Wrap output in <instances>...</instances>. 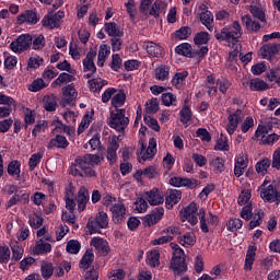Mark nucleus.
<instances>
[{"mask_svg": "<svg viewBox=\"0 0 280 280\" xmlns=\"http://www.w3.org/2000/svg\"><path fill=\"white\" fill-rule=\"evenodd\" d=\"M30 226H32V229H40L43 226V218L38 214H33L30 218Z\"/></svg>", "mask_w": 280, "mask_h": 280, "instance_id": "69168bd1", "label": "nucleus"}, {"mask_svg": "<svg viewBox=\"0 0 280 280\" xmlns=\"http://www.w3.org/2000/svg\"><path fill=\"white\" fill-rule=\"evenodd\" d=\"M139 143H140V152L138 154L139 163H145V161H149V159H153V156L156 154V139L150 138L148 149H145V144L143 143V141H140Z\"/></svg>", "mask_w": 280, "mask_h": 280, "instance_id": "6e6552de", "label": "nucleus"}, {"mask_svg": "<svg viewBox=\"0 0 280 280\" xmlns=\"http://www.w3.org/2000/svg\"><path fill=\"white\" fill-rule=\"evenodd\" d=\"M101 160L98 155L85 154L83 156H78L74 163L70 167V173L72 176H86L88 178H93L95 176V171L93 167L100 165Z\"/></svg>", "mask_w": 280, "mask_h": 280, "instance_id": "f257e3e1", "label": "nucleus"}, {"mask_svg": "<svg viewBox=\"0 0 280 280\" xmlns=\"http://www.w3.org/2000/svg\"><path fill=\"white\" fill-rule=\"evenodd\" d=\"M175 36L180 40H185V38H189L191 36V28L189 26H182L176 31Z\"/></svg>", "mask_w": 280, "mask_h": 280, "instance_id": "6e6d98bb", "label": "nucleus"}, {"mask_svg": "<svg viewBox=\"0 0 280 280\" xmlns=\"http://www.w3.org/2000/svg\"><path fill=\"white\" fill-rule=\"evenodd\" d=\"M183 198V192L177 189H170L165 194V202L167 209H173L174 205H178L180 202V199Z\"/></svg>", "mask_w": 280, "mask_h": 280, "instance_id": "2eb2a0df", "label": "nucleus"}, {"mask_svg": "<svg viewBox=\"0 0 280 280\" xmlns=\"http://www.w3.org/2000/svg\"><path fill=\"white\" fill-rule=\"evenodd\" d=\"M159 259H161V254L159 250H152L147 257V261L151 268H156V266H160L161 262Z\"/></svg>", "mask_w": 280, "mask_h": 280, "instance_id": "58836bf2", "label": "nucleus"}, {"mask_svg": "<svg viewBox=\"0 0 280 280\" xmlns=\"http://www.w3.org/2000/svg\"><path fill=\"white\" fill-rule=\"evenodd\" d=\"M35 255H45L47 253H51V244L43 242L39 240L34 247Z\"/></svg>", "mask_w": 280, "mask_h": 280, "instance_id": "72a5a7b5", "label": "nucleus"}, {"mask_svg": "<svg viewBox=\"0 0 280 280\" xmlns=\"http://www.w3.org/2000/svg\"><path fill=\"white\" fill-rule=\"evenodd\" d=\"M260 197L266 202H276L277 205L280 202V195L275 186L269 185L266 187V182L260 186Z\"/></svg>", "mask_w": 280, "mask_h": 280, "instance_id": "9b49d317", "label": "nucleus"}, {"mask_svg": "<svg viewBox=\"0 0 280 280\" xmlns=\"http://www.w3.org/2000/svg\"><path fill=\"white\" fill-rule=\"evenodd\" d=\"M170 185H173V187H189V189H194L198 187V180L183 177H172L170 179Z\"/></svg>", "mask_w": 280, "mask_h": 280, "instance_id": "f3484780", "label": "nucleus"}, {"mask_svg": "<svg viewBox=\"0 0 280 280\" xmlns=\"http://www.w3.org/2000/svg\"><path fill=\"white\" fill-rule=\"evenodd\" d=\"M47 83H45V80L43 79H36L32 82V84L28 85V91L32 93H38V91H43V89H46Z\"/></svg>", "mask_w": 280, "mask_h": 280, "instance_id": "79ce46f5", "label": "nucleus"}, {"mask_svg": "<svg viewBox=\"0 0 280 280\" xmlns=\"http://www.w3.org/2000/svg\"><path fill=\"white\" fill-rule=\"evenodd\" d=\"M95 260V255H93L92 249H88L85 254L83 255L79 267L82 268V270H89L91 268V264Z\"/></svg>", "mask_w": 280, "mask_h": 280, "instance_id": "bb28decb", "label": "nucleus"}, {"mask_svg": "<svg viewBox=\"0 0 280 280\" xmlns=\"http://www.w3.org/2000/svg\"><path fill=\"white\" fill-rule=\"evenodd\" d=\"M69 145V142L67 141V138L63 136H57L55 139L50 140L48 148H61L65 149Z\"/></svg>", "mask_w": 280, "mask_h": 280, "instance_id": "e433bc0d", "label": "nucleus"}, {"mask_svg": "<svg viewBox=\"0 0 280 280\" xmlns=\"http://www.w3.org/2000/svg\"><path fill=\"white\" fill-rule=\"evenodd\" d=\"M33 49L40 50L45 47V36L44 35H35L32 39Z\"/></svg>", "mask_w": 280, "mask_h": 280, "instance_id": "3c124183", "label": "nucleus"}, {"mask_svg": "<svg viewBox=\"0 0 280 280\" xmlns=\"http://www.w3.org/2000/svg\"><path fill=\"white\" fill-rule=\"evenodd\" d=\"M210 165L217 174L224 172V160L220 156L212 159Z\"/></svg>", "mask_w": 280, "mask_h": 280, "instance_id": "37998d69", "label": "nucleus"}, {"mask_svg": "<svg viewBox=\"0 0 280 280\" xmlns=\"http://www.w3.org/2000/svg\"><path fill=\"white\" fill-rule=\"evenodd\" d=\"M215 38L220 43L226 40V43H231V40H240L242 38V25L240 22L235 21L230 26H225L221 30V32L215 33Z\"/></svg>", "mask_w": 280, "mask_h": 280, "instance_id": "20e7f679", "label": "nucleus"}, {"mask_svg": "<svg viewBox=\"0 0 280 280\" xmlns=\"http://www.w3.org/2000/svg\"><path fill=\"white\" fill-rule=\"evenodd\" d=\"M61 91H62L61 105L75 106V100L78 98V91H75V85L73 83L68 84L67 86H63Z\"/></svg>", "mask_w": 280, "mask_h": 280, "instance_id": "9d476101", "label": "nucleus"}, {"mask_svg": "<svg viewBox=\"0 0 280 280\" xmlns=\"http://www.w3.org/2000/svg\"><path fill=\"white\" fill-rule=\"evenodd\" d=\"M117 150H119V142H117V138H112L110 142L107 145V154L106 159L109 163H117Z\"/></svg>", "mask_w": 280, "mask_h": 280, "instance_id": "412c9836", "label": "nucleus"}, {"mask_svg": "<svg viewBox=\"0 0 280 280\" xmlns=\"http://www.w3.org/2000/svg\"><path fill=\"white\" fill-rule=\"evenodd\" d=\"M78 209L81 213V211H84L86 209V203L89 200H91V196L89 195V189L86 187H81L78 191V195L75 197Z\"/></svg>", "mask_w": 280, "mask_h": 280, "instance_id": "6ab92c4d", "label": "nucleus"}, {"mask_svg": "<svg viewBox=\"0 0 280 280\" xmlns=\"http://www.w3.org/2000/svg\"><path fill=\"white\" fill-rule=\"evenodd\" d=\"M262 221H264V211L258 210L254 214L253 220L249 222V229L253 230V229L259 226V224H261Z\"/></svg>", "mask_w": 280, "mask_h": 280, "instance_id": "8fccbe9b", "label": "nucleus"}, {"mask_svg": "<svg viewBox=\"0 0 280 280\" xmlns=\"http://www.w3.org/2000/svg\"><path fill=\"white\" fill-rule=\"evenodd\" d=\"M279 49L280 44H266L259 49V54L262 58H267L268 60H270L272 56H277V54H279Z\"/></svg>", "mask_w": 280, "mask_h": 280, "instance_id": "aec40b11", "label": "nucleus"}, {"mask_svg": "<svg viewBox=\"0 0 280 280\" xmlns=\"http://www.w3.org/2000/svg\"><path fill=\"white\" fill-rule=\"evenodd\" d=\"M126 278V271L124 269H114L109 273L112 280H124Z\"/></svg>", "mask_w": 280, "mask_h": 280, "instance_id": "338daca9", "label": "nucleus"}, {"mask_svg": "<svg viewBox=\"0 0 280 280\" xmlns=\"http://www.w3.org/2000/svg\"><path fill=\"white\" fill-rule=\"evenodd\" d=\"M62 19H65V12L58 11L57 13L49 12L42 21L44 27H48V30H56L60 27L62 23Z\"/></svg>", "mask_w": 280, "mask_h": 280, "instance_id": "1a4fd4ad", "label": "nucleus"}, {"mask_svg": "<svg viewBox=\"0 0 280 280\" xmlns=\"http://www.w3.org/2000/svg\"><path fill=\"white\" fill-rule=\"evenodd\" d=\"M95 56H97V54L93 50H90L86 54V57L83 60L84 71H91V73H95L97 71V68L95 67V62L93 61L95 60Z\"/></svg>", "mask_w": 280, "mask_h": 280, "instance_id": "b1692460", "label": "nucleus"}, {"mask_svg": "<svg viewBox=\"0 0 280 280\" xmlns=\"http://www.w3.org/2000/svg\"><path fill=\"white\" fill-rule=\"evenodd\" d=\"M10 261V247L0 246V264H8Z\"/></svg>", "mask_w": 280, "mask_h": 280, "instance_id": "bf43d9fd", "label": "nucleus"}, {"mask_svg": "<svg viewBox=\"0 0 280 280\" xmlns=\"http://www.w3.org/2000/svg\"><path fill=\"white\" fill-rule=\"evenodd\" d=\"M57 106H58V98L56 97V95L50 94V95L44 96L45 110H47L48 113H54Z\"/></svg>", "mask_w": 280, "mask_h": 280, "instance_id": "c756f323", "label": "nucleus"}, {"mask_svg": "<svg viewBox=\"0 0 280 280\" xmlns=\"http://www.w3.org/2000/svg\"><path fill=\"white\" fill-rule=\"evenodd\" d=\"M110 211L113 213V221L116 224H119V222H121V220H124L126 215V206L124 205V202L118 201L110 207Z\"/></svg>", "mask_w": 280, "mask_h": 280, "instance_id": "a211bd4d", "label": "nucleus"}, {"mask_svg": "<svg viewBox=\"0 0 280 280\" xmlns=\"http://www.w3.org/2000/svg\"><path fill=\"white\" fill-rule=\"evenodd\" d=\"M270 163L271 162L269 159H264V160L257 162L256 172L258 174H262V176L266 175V173L268 172V167H270Z\"/></svg>", "mask_w": 280, "mask_h": 280, "instance_id": "49530a36", "label": "nucleus"}, {"mask_svg": "<svg viewBox=\"0 0 280 280\" xmlns=\"http://www.w3.org/2000/svg\"><path fill=\"white\" fill-rule=\"evenodd\" d=\"M40 159H43L42 152H37L30 158L28 165H30L31 172H33V170H36V165L40 163Z\"/></svg>", "mask_w": 280, "mask_h": 280, "instance_id": "13d9d810", "label": "nucleus"}, {"mask_svg": "<svg viewBox=\"0 0 280 280\" xmlns=\"http://www.w3.org/2000/svg\"><path fill=\"white\" fill-rule=\"evenodd\" d=\"M249 89L252 91H266V90L270 89V85H268V83H266L261 79H253L249 82Z\"/></svg>", "mask_w": 280, "mask_h": 280, "instance_id": "c9c22d12", "label": "nucleus"}, {"mask_svg": "<svg viewBox=\"0 0 280 280\" xmlns=\"http://www.w3.org/2000/svg\"><path fill=\"white\" fill-rule=\"evenodd\" d=\"M107 226L108 214H106L104 211L98 212L95 218H90L86 223V229L90 235H93V233H97L100 229H106Z\"/></svg>", "mask_w": 280, "mask_h": 280, "instance_id": "423d86ee", "label": "nucleus"}, {"mask_svg": "<svg viewBox=\"0 0 280 280\" xmlns=\"http://www.w3.org/2000/svg\"><path fill=\"white\" fill-rule=\"evenodd\" d=\"M270 130H272V125L270 124H268L267 126L259 125L255 132L256 139H259V137H261V139H266V135H268Z\"/></svg>", "mask_w": 280, "mask_h": 280, "instance_id": "864d4df0", "label": "nucleus"}, {"mask_svg": "<svg viewBox=\"0 0 280 280\" xmlns=\"http://www.w3.org/2000/svg\"><path fill=\"white\" fill-rule=\"evenodd\" d=\"M182 222H189L191 226H196L198 224V217L200 220V229L202 233H209V225L207 224V215L205 213V209H200L198 211V206L196 202H191L189 206L184 208L180 212Z\"/></svg>", "mask_w": 280, "mask_h": 280, "instance_id": "f03ea898", "label": "nucleus"}, {"mask_svg": "<svg viewBox=\"0 0 280 280\" xmlns=\"http://www.w3.org/2000/svg\"><path fill=\"white\" fill-rule=\"evenodd\" d=\"M250 14H253L254 19H258V21H266V13L262 8L259 7H250Z\"/></svg>", "mask_w": 280, "mask_h": 280, "instance_id": "4d7b16f0", "label": "nucleus"}, {"mask_svg": "<svg viewBox=\"0 0 280 280\" xmlns=\"http://www.w3.org/2000/svg\"><path fill=\"white\" fill-rule=\"evenodd\" d=\"M243 113L241 109H237L234 114H231L228 117V125H226V131L230 135H233L235 132V130H237V126L240 125V122H242V116Z\"/></svg>", "mask_w": 280, "mask_h": 280, "instance_id": "4468645a", "label": "nucleus"}, {"mask_svg": "<svg viewBox=\"0 0 280 280\" xmlns=\"http://www.w3.org/2000/svg\"><path fill=\"white\" fill-rule=\"evenodd\" d=\"M156 80H167L170 78V68L167 66H160L155 69Z\"/></svg>", "mask_w": 280, "mask_h": 280, "instance_id": "c03bdc74", "label": "nucleus"}, {"mask_svg": "<svg viewBox=\"0 0 280 280\" xmlns=\"http://www.w3.org/2000/svg\"><path fill=\"white\" fill-rule=\"evenodd\" d=\"M195 45H207L209 43V33L200 32L197 33L194 37Z\"/></svg>", "mask_w": 280, "mask_h": 280, "instance_id": "603ef678", "label": "nucleus"}, {"mask_svg": "<svg viewBox=\"0 0 280 280\" xmlns=\"http://www.w3.org/2000/svg\"><path fill=\"white\" fill-rule=\"evenodd\" d=\"M75 77L73 74H69L67 72H62L59 77L51 83L52 89H58V86H62V84H69V82H73Z\"/></svg>", "mask_w": 280, "mask_h": 280, "instance_id": "a878e982", "label": "nucleus"}, {"mask_svg": "<svg viewBox=\"0 0 280 280\" xmlns=\"http://www.w3.org/2000/svg\"><path fill=\"white\" fill-rule=\"evenodd\" d=\"M91 246H94L101 255L105 257L108 253H110V247L108 246V242L104 241L103 238L100 237H94L91 241Z\"/></svg>", "mask_w": 280, "mask_h": 280, "instance_id": "4be33fe9", "label": "nucleus"}, {"mask_svg": "<svg viewBox=\"0 0 280 280\" xmlns=\"http://www.w3.org/2000/svg\"><path fill=\"white\" fill-rule=\"evenodd\" d=\"M176 54L179 56H186V58H194V51H191V45L184 43L175 48Z\"/></svg>", "mask_w": 280, "mask_h": 280, "instance_id": "f704fd0d", "label": "nucleus"}, {"mask_svg": "<svg viewBox=\"0 0 280 280\" xmlns=\"http://www.w3.org/2000/svg\"><path fill=\"white\" fill-rule=\"evenodd\" d=\"M256 250H257V247L249 246L246 254V258H245L244 270H253V264H255Z\"/></svg>", "mask_w": 280, "mask_h": 280, "instance_id": "473e14b6", "label": "nucleus"}, {"mask_svg": "<svg viewBox=\"0 0 280 280\" xmlns=\"http://www.w3.org/2000/svg\"><path fill=\"white\" fill-rule=\"evenodd\" d=\"M39 20L40 18H38V14L32 10H26L18 16L19 25H23V23H28V25H36Z\"/></svg>", "mask_w": 280, "mask_h": 280, "instance_id": "dca6fc26", "label": "nucleus"}, {"mask_svg": "<svg viewBox=\"0 0 280 280\" xmlns=\"http://www.w3.org/2000/svg\"><path fill=\"white\" fill-rule=\"evenodd\" d=\"M180 121L182 124L191 121V109H189V106H187V101H185V105L180 110Z\"/></svg>", "mask_w": 280, "mask_h": 280, "instance_id": "09e8293b", "label": "nucleus"}, {"mask_svg": "<svg viewBox=\"0 0 280 280\" xmlns=\"http://www.w3.org/2000/svg\"><path fill=\"white\" fill-rule=\"evenodd\" d=\"M178 242L182 246H194L196 244V236L194 233H186L178 237Z\"/></svg>", "mask_w": 280, "mask_h": 280, "instance_id": "ea45409f", "label": "nucleus"}, {"mask_svg": "<svg viewBox=\"0 0 280 280\" xmlns=\"http://www.w3.org/2000/svg\"><path fill=\"white\" fill-rule=\"evenodd\" d=\"M165 209L163 207L155 208L150 214L143 218L144 226H154L163 218Z\"/></svg>", "mask_w": 280, "mask_h": 280, "instance_id": "f8f14e48", "label": "nucleus"}, {"mask_svg": "<svg viewBox=\"0 0 280 280\" xmlns=\"http://www.w3.org/2000/svg\"><path fill=\"white\" fill-rule=\"evenodd\" d=\"M144 198L149 205L156 207V205H163L164 198L163 192L159 188H153L150 191L144 192Z\"/></svg>", "mask_w": 280, "mask_h": 280, "instance_id": "ddd939ff", "label": "nucleus"}, {"mask_svg": "<svg viewBox=\"0 0 280 280\" xmlns=\"http://www.w3.org/2000/svg\"><path fill=\"white\" fill-rule=\"evenodd\" d=\"M10 246L12 250V260L21 261V259H23V253H24L23 247H21V245L16 241H11Z\"/></svg>", "mask_w": 280, "mask_h": 280, "instance_id": "7c9ffc66", "label": "nucleus"}, {"mask_svg": "<svg viewBox=\"0 0 280 280\" xmlns=\"http://www.w3.org/2000/svg\"><path fill=\"white\" fill-rule=\"evenodd\" d=\"M248 167V158L245 156L244 153H242L236 161V164L234 166V175L236 178H240L244 174V170Z\"/></svg>", "mask_w": 280, "mask_h": 280, "instance_id": "5701e85b", "label": "nucleus"}, {"mask_svg": "<svg viewBox=\"0 0 280 280\" xmlns=\"http://www.w3.org/2000/svg\"><path fill=\"white\" fill-rule=\"evenodd\" d=\"M89 84L91 86V91H93V93H97L102 91V89H104L108 82L103 79H92L89 81Z\"/></svg>", "mask_w": 280, "mask_h": 280, "instance_id": "4c0bfd02", "label": "nucleus"}, {"mask_svg": "<svg viewBox=\"0 0 280 280\" xmlns=\"http://www.w3.org/2000/svg\"><path fill=\"white\" fill-rule=\"evenodd\" d=\"M250 190H243L241 195L238 196V205L241 207H244V205H247L248 200H250Z\"/></svg>", "mask_w": 280, "mask_h": 280, "instance_id": "774afa93", "label": "nucleus"}, {"mask_svg": "<svg viewBox=\"0 0 280 280\" xmlns=\"http://www.w3.org/2000/svg\"><path fill=\"white\" fill-rule=\"evenodd\" d=\"M128 124H130V119L126 117V109H116L110 113L108 126L117 130V132H124L128 128Z\"/></svg>", "mask_w": 280, "mask_h": 280, "instance_id": "39448f33", "label": "nucleus"}, {"mask_svg": "<svg viewBox=\"0 0 280 280\" xmlns=\"http://www.w3.org/2000/svg\"><path fill=\"white\" fill-rule=\"evenodd\" d=\"M145 49L149 56H153V58H161L163 56V47L152 42L145 44Z\"/></svg>", "mask_w": 280, "mask_h": 280, "instance_id": "cd10ccee", "label": "nucleus"}, {"mask_svg": "<svg viewBox=\"0 0 280 280\" xmlns=\"http://www.w3.org/2000/svg\"><path fill=\"white\" fill-rule=\"evenodd\" d=\"M173 248V257L171 260V270L178 277L187 272V262H185V252L178 246V244L171 243Z\"/></svg>", "mask_w": 280, "mask_h": 280, "instance_id": "7ed1b4c3", "label": "nucleus"}, {"mask_svg": "<svg viewBox=\"0 0 280 280\" xmlns=\"http://www.w3.org/2000/svg\"><path fill=\"white\" fill-rule=\"evenodd\" d=\"M105 32L113 38H121L124 36V30L115 22L105 23Z\"/></svg>", "mask_w": 280, "mask_h": 280, "instance_id": "393cba45", "label": "nucleus"}, {"mask_svg": "<svg viewBox=\"0 0 280 280\" xmlns=\"http://www.w3.org/2000/svg\"><path fill=\"white\" fill-rule=\"evenodd\" d=\"M80 248H81L80 242L72 240L67 243L66 250L71 255H78L80 253Z\"/></svg>", "mask_w": 280, "mask_h": 280, "instance_id": "de8ad7c7", "label": "nucleus"}, {"mask_svg": "<svg viewBox=\"0 0 280 280\" xmlns=\"http://www.w3.org/2000/svg\"><path fill=\"white\" fill-rule=\"evenodd\" d=\"M242 23L245 25L248 32H259V30H261V24H259V22L253 21L250 15L242 16Z\"/></svg>", "mask_w": 280, "mask_h": 280, "instance_id": "c85d7f7f", "label": "nucleus"}, {"mask_svg": "<svg viewBox=\"0 0 280 280\" xmlns=\"http://www.w3.org/2000/svg\"><path fill=\"white\" fill-rule=\"evenodd\" d=\"M52 275H54V267L51 266V264L42 265V277H44L47 280V279H51Z\"/></svg>", "mask_w": 280, "mask_h": 280, "instance_id": "0e129e2a", "label": "nucleus"}, {"mask_svg": "<svg viewBox=\"0 0 280 280\" xmlns=\"http://www.w3.org/2000/svg\"><path fill=\"white\" fill-rule=\"evenodd\" d=\"M33 36L30 34H22L10 44V49L14 54H23L32 47Z\"/></svg>", "mask_w": 280, "mask_h": 280, "instance_id": "0eeeda50", "label": "nucleus"}, {"mask_svg": "<svg viewBox=\"0 0 280 280\" xmlns=\"http://www.w3.org/2000/svg\"><path fill=\"white\" fill-rule=\"evenodd\" d=\"M8 174L10 176H16V178H19L21 176V164L18 161H12L8 165Z\"/></svg>", "mask_w": 280, "mask_h": 280, "instance_id": "a18cd8bd", "label": "nucleus"}, {"mask_svg": "<svg viewBox=\"0 0 280 280\" xmlns=\"http://www.w3.org/2000/svg\"><path fill=\"white\" fill-rule=\"evenodd\" d=\"M200 21L209 32H213V13H211V11H202L200 14Z\"/></svg>", "mask_w": 280, "mask_h": 280, "instance_id": "2f4dec72", "label": "nucleus"}, {"mask_svg": "<svg viewBox=\"0 0 280 280\" xmlns=\"http://www.w3.org/2000/svg\"><path fill=\"white\" fill-rule=\"evenodd\" d=\"M189 75V72L187 71H183V72H177L173 80L172 83L174 84V86H178L179 84H183V81Z\"/></svg>", "mask_w": 280, "mask_h": 280, "instance_id": "e2e57ef3", "label": "nucleus"}, {"mask_svg": "<svg viewBox=\"0 0 280 280\" xmlns=\"http://www.w3.org/2000/svg\"><path fill=\"white\" fill-rule=\"evenodd\" d=\"M27 200L30 198V195L27 194H18L11 197V199L7 202V209H10V207H14L18 202H21V200Z\"/></svg>", "mask_w": 280, "mask_h": 280, "instance_id": "5fc2aeb1", "label": "nucleus"}, {"mask_svg": "<svg viewBox=\"0 0 280 280\" xmlns=\"http://www.w3.org/2000/svg\"><path fill=\"white\" fill-rule=\"evenodd\" d=\"M145 110L149 115L152 113H158L159 112V101L156 98H152V100L148 101Z\"/></svg>", "mask_w": 280, "mask_h": 280, "instance_id": "052dcab7", "label": "nucleus"}, {"mask_svg": "<svg viewBox=\"0 0 280 280\" xmlns=\"http://www.w3.org/2000/svg\"><path fill=\"white\" fill-rule=\"evenodd\" d=\"M267 78L269 82H276V84L280 86V68L270 70V72L267 74Z\"/></svg>", "mask_w": 280, "mask_h": 280, "instance_id": "680f3d73", "label": "nucleus"}, {"mask_svg": "<svg viewBox=\"0 0 280 280\" xmlns=\"http://www.w3.org/2000/svg\"><path fill=\"white\" fill-rule=\"evenodd\" d=\"M126 103V93L124 91H119L116 95L112 97V105L114 108H119V106H124Z\"/></svg>", "mask_w": 280, "mask_h": 280, "instance_id": "a19ab883", "label": "nucleus"}]
</instances>
